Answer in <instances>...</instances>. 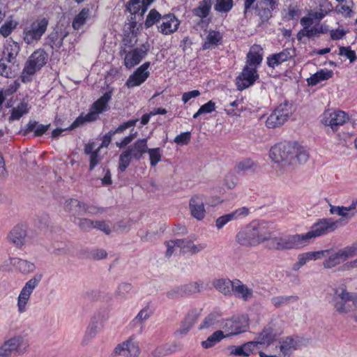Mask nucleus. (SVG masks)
Here are the masks:
<instances>
[{"label":"nucleus","instance_id":"nucleus-1","mask_svg":"<svg viewBox=\"0 0 357 357\" xmlns=\"http://www.w3.org/2000/svg\"><path fill=\"white\" fill-rule=\"evenodd\" d=\"M269 156L274 162L287 167L296 163H305L309 159V153L297 142H284L271 147Z\"/></svg>","mask_w":357,"mask_h":357},{"label":"nucleus","instance_id":"nucleus-2","mask_svg":"<svg viewBox=\"0 0 357 357\" xmlns=\"http://www.w3.org/2000/svg\"><path fill=\"white\" fill-rule=\"evenodd\" d=\"M271 229L268 222L265 221H252L241 228L236 234V242L245 247L256 246L269 239Z\"/></svg>","mask_w":357,"mask_h":357},{"label":"nucleus","instance_id":"nucleus-3","mask_svg":"<svg viewBox=\"0 0 357 357\" xmlns=\"http://www.w3.org/2000/svg\"><path fill=\"white\" fill-rule=\"evenodd\" d=\"M112 96V91H106L101 97L93 103L88 114H81L69 126V128L75 129L83 126L86 123L96 121L98 119L100 114L108 109V102L110 101Z\"/></svg>","mask_w":357,"mask_h":357},{"label":"nucleus","instance_id":"nucleus-4","mask_svg":"<svg viewBox=\"0 0 357 357\" xmlns=\"http://www.w3.org/2000/svg\"><path fill=\"white\" fill-rule=\"evenodd\" d=\"M49 25V20L46 17H40L32 22L23 30V39L27 45H33L38 43L45 33Z\"/></svg>","mask_w":357,"mask_h":357},{"label":"nucleus","instance_id":"nucleus-5","mask_svg":"<svg viewBox=\"0 0 357 357\" xmlns=\"http://www.w3.org/2000/svg\"><path fill=\"white\" fill-rule=\"evenodd\" d=\"M300 339L297 336H287L281 338L278 344L273 349V351L279 350V354H267L262 351H259L260 357H290L292 353L299 347Z\"/></svg>","mask_w":357,"mask_h":357},{"label":"nucleus","instance_id":"nucleus-6","mask_svg":"<svg viewBox=\"0 0 357 357\" xmlns=\"http://www.w3.org/2000/svg\"><path fill=\"white\" fill-rule=\"evenodd\" d=\"M340 222V220H335L331 218L318 219L317 221L312 225L310 230L304 234L307 243L312 238L333 232L337 229Z\"/></svg>","mask_w":357,"mask_h":357},{"label":"nucleus","instance_id":"nucleus-7","mask_svg":"<svg viewBox=\"0 0 357 357\" xmlns=\"http://www.w3.org/2000/svg\"><path fill=\"white\" fill-rule=\"evenodd\" d=\"M43 278L42 273H37L31 277L22 288L17 297V310L23 313L26 310V305L33 291L38 287Z\"/></svg>","mask_w":357,"mask_h":357},{"label":"nucleus","instance_id":"nucleus-8","mask_svg":"<svg viewBox=\"0 0 357 357\" xmlns=\"http://www.w3.org/2000/svg\"><path fill=\"white\" fill-rule=\"evenodd\" d=\"M48 54L43 49L34 51L26 61L22 72V82H26V75H33L36 71L41 69L47 61Z\"/></svg>","mask_w":357,"mask_h":357},{"label":"nucleus","instance_id":"nucleus-9","mask_svg":"<svg viewBox=\"0 0 357 357\" xmlns=\"http://www.w3.org/2000/svg\"><path fill=\"white\" fill-rule=\"evenodd\" d=\"M292 105L287 100L280 104L266 120L268 128H275L284 123L292 112Z\"/></svg>","mask_w":357,"mask_h":357},{"label":"nucleus","instance_id":"nucleus-10","mask_svg":"<svg viewBox=\"0 0 357 357\" xmlns=\"http://www.w3.org/2000/svg\"><path fill=\"white\" fill-rule=\"evenodd\" d=\"M273 242V247L277 250L298 249L307 244L304 234L275 238Z\"/></svg>","mask_w":357,"mask_h":357},{"label":"nucleus","instance_id":"nucleus-11","mask_svg":"<svg viewBox=\"0 0 357 357\" xmlns=\"http://www.w3.org/2000/svg\"><path fill=\"white\" fill-rule=\"evenodd\" d=\"M149 50V45L143 44L141 47L121 50V54H124V66L130 69L138 65L147 55Z\"/></svg>","mask_w":357,"mask_h":357},{"label":"nucleus","instance_id":"nucleus-12","mask_svg":"<svg viewBox=\"0 0 357 357\" xmlns=\"http://www.w3.org/2000/svg\"><path fill=\"white\" fill-rule=\"evenodd\" d=\"M279 334L271 324H268L259 332L255 339L252 340L257 350L268 348L277 340Z\"/></svg>","mask_w":357,"mask_h":357},{"label":"nucleus","instance_id":"nucleus-13","mask_svg":"<svg viewBox=\"0 0 357 357\" xmlns=\"http://www.w3.org/2000/svg\"><path fill=\"white\" fill-rule=\"evenodd\" d=\"M140 349L133 337H130L126 341L117 344L114 349L112 356L123 357H138Z\"/></svg>","mask_w":357,"mask_h":357},{"label":"nucleus","instance_id":"nucleus-14","mask_svg":"<svg viewBox=\"0 0 357 357\" xmlns=\"http://www.w3.org/2000/svg\"><path fill=\"white\" fill-rule=\"evenodd\" d=\"M349 115L346 112L337 110H326L324 112L321 122L326 126L331 128L333 132L336 131L339 126L344 125L349 121Z\"/></svg>","mask_w":357,"mask_h":357},{"label":"nucleus","instance_id":"nucleus-15","mask_svg":"<svg viewBox=\"0 0 357 357\" xmlns=\"http://www.w3.org/2000/svg\"><path fill=\"white\" fill-rule=\"evenodd\" d=\"M258 79L259 75L256 68L245 65L242 72L236 78V85L238 90L243 91L253 85Z\"/></svg>","mask_w":357,"mask_h":357},{"label":"nucleus","instance_id":"nucleus-16","mask_svg":"<svg viewBox=\"0 0 357 357\" xmlns=\"http://www.w3.org/2000/svg\"><path fill=\"white\" fill-rule=\"evenodd\" d=\"M248 327V318L245 315L235 316L227 319L223 326L229 335H238L245 332Z\"/></svg>","mask_w":357,"mask_h":357},{"label":"nucleus","instance_id":"nucleus-17","mask_svg":"<svg viewBox=\"0 0 357 357\" xmlns=\"http://www.w3.org/2000/svg\"><path fill=\"white\" fill-rule=\"evenodd\" d=\"M151 63L146 61L138 67L134 73L128 78L126 86L128 88H133L143 84L150 75L149 68Z\"/></svg>","mask_w":357,"mask_h":357},{"label":"nucleus","instance_id":"nucleus-18","mask_svg":"<svg viewBox=\"0 0 357 357\" xmlns=\"http://www.w3.org/2000/svg\"><path fill=\"white\" fill-rule=\"evenodd\" d=\"M278 6V0H260L255 5V13L261 22H267L273 17V11Z\"/></svg>","mask_w":357,"mask_h":357},{"label":"nucleus","instance_id":"nucleus-19","mask_svg":"<svg viewBox=\"0 0 357 357\" xmlns=\"http://www.w3.org/2000/svg\"><path fill=\"white\" fill-rule=\"evenodd\" d=\"M295 55V48H286L280 52L270 54L266 59V63L268 67L274 69L282 63L290 60L294 57Z\"/></svg>","mask_w":357,"mask_h":357},{"label":"nucleus","instance_id":"nucleus-20","mask_svg":"<svg viewBox=\"0 0 357 357\" xmlns=\"http://www.w3.org/2000/svg\"><path fill=\"white\" fill-rule=\"evenodd\" d=\"M180 21L174 14H167L162 16L160 23L157 26L158 31L163 35H170L177 31Z\"/></svg>","mask_w":357,"mask_h":357},{"label":"nucleus","instance_id":"nucleus-21","mask_svg":"<svg viewBox=\"0 0 357 357\" xmlns=\"http://www.w3.org/2000/svg\"><path fill=\"white\" fill-rule=\"evenodd\" d=\"M191 215L197 220H202L206 215L204 197L202 195H195L189 201Z\"/></svg>","mask_w":357,"mask_h":357},{"label":"nucleus","instance_id":"nucleus-22","mask_svg":"<svg viewBox=\"0 0 357 357\" xmlns=\"http://www.w3.org/2000/svg\"><path fill=\"white\" fill-rule=\"evenodd\" d=\"M7 348L15 355H22L26 352L29 343L20 335L14 336L4 341Z\"/></svg>","mask_w":357,"mask_h":357},{"label":"nucleus","instance_id":"nucleus-23","mask_svg":"<svg viewBox=\"0 0 357 357\" xmlns=\"http://www.w3.org/2000/svg\"><path fill=\"white\" fill-rule=\"evenodd\" d=\"M248 213L249 210L248 208H239L231 213L218 218L215 220V227L218 229H220L230 221L237 220L240 218L245 217L248 215Z\"/></svg>","mask_w":357,"mask_h":357},{"label":"nucleus","instance_id":"nucleus-24","mask_svg":"<svg viewBox=\"0 0 357 357\" xmlns=\"http://www.w3.org/2000/svg\"><path fill=\"white\" fill-rule=\"evenodd\" d=\"M227 350L231 356L243 357H248L257 351L252 341L247 342L240 346L231 345L227 347Z\"/></svg>","mask_w":357,"mask_h":357},{"label":"nucleus","instance_id":"nucleus-25","mask_svg":"<svg viewBox=\"0 0 357 357\" xmlns=\"http://www.w3.org/2000/svg\"><path fill=\"white\" fill-rule=\"evenodd\" d=\"M232 295L243 301H248L253 298V290L244 284L240 280L234 279Z\"/></svg>","mask_w":357,"mask_h":357},{"label":"nucleus","instance_id":"nucleus-26","mask_svg":"<svg viewBox=\"0 0 357 357\" xmlns=\"http://www.w3.org/2000/svg\"><path fill=\"white\" fill-rule=\"evenodd\" d=\"M26 235V226L24 225H17L10 231L8 238L10 242L16 246L20 247L24 244Z\"/></svg>","mask_w":357,"mask_h":357},{"label":"nucleus","instance_id":"nucleus-27","mask_svg":"<svg viewBox=\"0 0 357 357\" xmlns=\"http://www.w3.org/2000/svg\"><path fill=\"white\" fill-rule=\"evenodd\" d=\"M328 250L308 252L298 256V261L294 265V270H298L310 260H317L327 257Z\"/></svg>","mask_w":357,"mask_h":357},{"label":"nucleus","instance_id":"nucleus-28","mask_svg":"<svg viewBox=\"0 0 357 357\" xmlns=\"http://www.w3.org/2000/svg\"><path fill=\"white\" fill-rule=\"evenodd\" d=\"M137 121H138L137 119H131V120H129V121L121 124L116 129L109 130L107 133H106L103 136L102 140V144L100 147V148L101 147H107L109 145V144L111 143L112 136H114L116 133H122L126 129L135 126Z\"/></svg>","mask_w":357,"mask_h":357},{"label":"nucleus","instance_id":"nucleus-29","mask_svg":"<svg viewBox=\"0 0 357 357\" xmlns=\"http://www.w3.org/2000/svg\"><path fill=\"white\" fill-rule=\"evenodd\" d=\"M10 264L23 275H29L33 273L36 266L33 262L23 259L18 257H13L10 259Z\"/></svg>","mask_w":357,"mask_h":357},{"label":"nucleus","instance_id":"nucleus-30","mask_svg":"<svg viewBox=\"0 0 357 357\" xmlns=\"http://www.w3.org/2000/svg\"><path fill=\"white\" fill-rule=\"evenodd\" d=\"M262 51L259 45H253L247 54L246 65L257 69L263 60Z\"/></svg>","mask_w":357,"mask_h":357},{"label":"nucleus","instance_id":"nucleus-31","mask_svg":"<svg viewBox=\"0 0 357 357\" xmlns=\"http://www.w3.org/2000/svg\"><path fill=\"white\" fill-rule=\"evenodd\" d=\"M148 149L147 139H140L137 140L132 146H130L126 150L129 154L135 160H140L143 154L146 153Z\"/></svg>","mask_w":357,"mask_h":357},{"label":"nucleus","instance_id":"nucleus-32","mask_svg":"<svg viewBox=\"0 0 357 357\" xmlns=\"http://www.w3.org/2000/svg\"><path fill=\"white\" fill-rule=\"evenodd\" d=\"M180 349V345L176 342L165 343L158 346L151 351V355L154 357H163L173 354Z\"/></svg>","mask_w":357,"mask_h":357},{"label":"nucleus","instance_id":"nucleus-33","mask_svg":"<svg viewBox=\"0 0 357 357\" xmlns=\"http://www.w3.org/2000/svg\"><path fill=\"white\" fill-rule=\"evenodd\" d=\"M84 204L76 199L69 198L66 200L63 208L75 218H77V216L83 215Z\"/></svg>","mask_w":357,"mask_h":357},{"label":"nucleus","instance_id":"nucleus-34","mask_svg":"<svg viewBox=\"0 0 357 357\" xmlns=\"http://www.w3.org/2000/svg\"><path fill=\"white\" fill-rule=\"evenodd\" d=\"M258 165L250 158H245L239 161L235 166V170L238 174L245 175L250 172H255Z\"/></svg>","mask_w":357,"mask_h":357},{"label":"nucleus","instance_id":"nucleus-35","mask_svg":"<svg viewBox=\"0 0 357 357\" xmlns=\"http://www.w3.org/2000/svg\"><path fill=\"white\" fill-rule=\"evenodd\" d=\"M102 327V321L96 316H94L89 327L86 329L84 342V343H88L92 338H93L96 334L100 331Z\"/></svg>","mask_w":357,"mask_h":357},{"label":"nucleus","instance_id":"nucleus-36","mask_svg":"<svg viewBox=\"0 0 357 357\" xmlns=\"http://www.w3.org/2000/svg\"><path fill=\"white\" fill-rule=\"evenodd\" d=\"M213 286L220 293L225 296H231L234 287V280L228 278L215 279L213 281Z\"/></svg>","mask_w":357,"mask_h":357},{"label":"nucleus","instance_id":"nucleus-37","mask_svg":"<svg viewBox=\"0 0 357 357\" xmlns=\"http://www.w3.org/2000/svg\"><path fill=\"white\" fill-rule=\"evenodd\" d=\"M204 282L201 280L181 285L177 287V292L181 296L200 292Z\"/></svg>","mask_w":357,"mask_h":357},{"label":"nucleus","instance_id":"nucleus-38","mask_svg":"<svg viewBox=\"0 0 357 357\" xmlns=\"http://www.w3.org/2000/svg\"><path fill=\"white\" fill-rule=\"evenodd\" d=\"M333 75V72L331 70L328 69H321L312 75L310 78L307 79L309 85L315 86L317 84L328 80L331 78Z\"/></svg>","mask_w":357,"mask_h":357},{"label":"nucleus","instance_id":"nucleus-39","mask_svg":"<svg viewBox=\"0 0 357 357\" xmlns=\"http://www.w3.org/2000/svg\"><path fill=\"white\" fill-rule=\"evenodd\" d=\"M222 39V35L219 31L211 30L206 37L202 49L204 50L213 49L220 44Z\"/></svg>","mask_w":357,"mask_h":357},{"label":"nucleus","instance_id":"nucleus-40","mask_svg":"<svg viewBox=\"0 0 357 357\" xmlns=\"http://www.w3.org/2000/svg\"><path fill=\"white\" fill-rule=\"evenodd\" d=\"M181 240L183 242L182 244H181V250L184 253H190L192 255H195L204 250L207 247L206 243H200L195 245L191 240Z\"/></svg>","mask_w":357,"mask_h":357},{"label":"nucleus","instance_id":"nucleus-41","mask_svg":"<svg viewBox=\"0 0 357 357\" xmlns=\"http://www.w3.org/2000/svg\"><path fill=\"white\" fill-rule=\"evenodd\" d=\"M212 3V0L200 1L198 6L192 10L193 15L201 19L207 17L211 12Z\"/></svg>","mask_w":357,"mask_h":357},{"label":"nucleus","instance_id":"nucleus-42","mask_svg":"<svg viewBox=\"0 0 357 357\" xmlns=\"http://www.w3.org/2000/svg\"><path fill=\"white\" fill-rule=\"evenodd\" d=\"M20 50V47L17 43L13 41L11 43H8L3 52L4 57L3 58L6 59L7 62L13 64L15 62L16 57Z\"/></svg>","mask_w":357,"mask_h":357},{"label":"nucleus","instance_id":"nucleus-43","mask_svg":"<svg viewBox=\"0 0 357 357\" xmlns=\"http://www.w3.org/2000/svg\"><path fill=\"white\" fill-rule=\"evenodd\" d=\"M66 36V34H63L62 32H52L47 38V43L52 49L57 50L63 45V41Z\"/></svg>","mask_w":357,"mask_h":357},{"label":"nucleus","instance_id":"nucleus-44","mask_svg":"<svg viewBox=\"0 0 357 357\" xmlns=\"http://www.w3.org/2000/svg\"><path fill=\"white\" fill-rule=\"evenodd\" d=\"M152 314L153 312L150 307L149 306H146L139 312L137 316L132 321V324L134 326H139L142 330L145 321L151 317Z\"/></svg>","mask_w":357,"mask_h":357},{"label":"nucleus","instance_id":"nucleus-45","mask_svg":"<svg viewBox=\"0 0 357 357\" xmlns=\"http://www.w3.org/2000/svg\"><path fill=\"white\" fill-rule=\"evenodd\" d=\"M144 0H129L126 5V10L131 15H139L142 17L146 12L142 13L143 8L145 6Z\"/></svg>","mask_w":357,"mask_h":357},{"label":"nucleus","instance_id":"nucleus-46","mask_svg":"<svg viewBox=\"0 0 357 357\" xmlns=\"http://www.w3.org/2000/svg\"><path fill=\"white\" fill-rule=\"evenodd\" d=\"M90 17V10L87 8H84L75 17L72 26L75 30L80 29L86 20Z\"/></svg>","mask_w":357,"mask_h":357},{"label":"nucleus","instance_id":"nucleus-47","mask_svg":"<svg viewBox=\"0 0 357 357\" xmlns=\"http://www.w3.org/2000/svg\"><path fill=\"white\" fill-rule=\"evenodd\" d=\"M29 111L28 103L24 100H22L17 107L12 109L9 120H20L23 115L29 113Z\"/></svg>","mask_w":357,"mask_h":357},{"label":"nucleus","instance_id":"nucleus-48","mask_svg":"<svg viewBox=\"0 0 357 357\" xmlns=\"http://www.w3.org/2000/svg\"><path fill=\"white\" fill-rule=\"evenodd\" d=\"M225 335L222 331H216L212 333L208 338L201 342V345L204 349H209L220 342L224 337Z\"/></svg>","mask_w":357,"mask_h":357},{"label":"nucleus","instance_id":"nucleus-49","mask_svg":"<svg viewBox=\"0 0 357 357\" xmlns=\"http://www.w3.org/2000/svg\"><path fill=\"white\" fill-rule=\"evenodd\" d=\"M196 318L192 314H188L181 323L176 333L181 335H186L195 323Z\"/></svg>","mask_w":357,"mask_h":357},{"label":"nucleus","instance_id":"nucleus-50","mask_svg":"<svg viewBox=\"0 0 357 357\" xmlns=\"http://www.w3.org/2000/svg\"><path fill=\"white\" fill-rule=\"evenodd\" d=\"M323 6H324V9H321V11L309 12V14L314 23H319L328 13L331 11V4L327 0H324Z\"/></svg>","mask_w":357,"mask_h":357},{"label":"nucleus","instance_id":"nucleus-51","mask_svg":"<svg viewBox=\"0 0 357 357\" xmlns=\"http://www.w3.org/2000/svg\"><path fill=\"white\" fill-rule=\"evenodd\" d=\"M133 293L132 284L127 282L120 284L116 291V295L121 298H128Z\"/></svg>","mask_w":357,"mask_h":357},{"label":"nucleus","instance_id":"nucleus-52","mask_svg":"<svg viewBox=\"0 0 357 357\" xmlns=\"http://www.w3.org/2000/svg\"><path fill=\"white\" fill-rule=\"evenodd\" d=\"M329 31L328 26L325 24L317 23L314 26L307 29L308 38H319L321 34L326 33Z\"/></svg>","mask_w":357,"mask_h":357},{"label":"nucleus","instance_id":"nucleus-53","mask_svg":"<svg viewBox=\"0 0 357 357\" xmlns=\"http://www.w3.org/2000/svg\"><path fill=\"white\" fill-rule=\"evenodd\" d=\"M343 261L344 260L338 251L328 256V257L324 261L323 266L324 268L328 269L335 267Z\"/></svg>","mask_w":357,"mask_h":357},{"label":"nucleus","instance_id":"nucleus-54","mask_svg":"<svg viewBox=\"0 0 357 357\" xmlns=\"http://www.w3.org/2000/svg\"><path fill=\"white\" fill-rule=\"evenodd\" d=\"M162 16L155 9H151L146 16L144 22V26L148 29L154 24L160 23Z\"/></svg>","mask_w":357,"mask_h":357},{"label":"nucleus","instance_id":"nucleus-55","mask_svg":"<svg viewBox=\"0 0 357 357\" xmlns=\"http://www.w3.org/2000/svg\"><path fill=\"white\" fill-rule=\"evenodd\" d=\"M146 153L149 155L150 165L151 167H155L161 160L162 156V150L160 148H148Z\"/></svg>","mask_w":357,"mask_h":357},{"label":"nucleus","instance_id":"nucleus-56","mask_svg":"<svg viewBox=\"0 0 357 357\" xmlns=\"http://www.w3.org/2000/svg\"><path fill=\"white\" fill-rule=\"evenodd\" d=\"M234 6L233 0H215L214 9L218 13H228Z\"/></svg>","mask_w":357,"mask_h":357},{"label":"nucleus","instance_id":"nucleus-57","mask_svg":"<svg viewBox=\"0 0 357 357\" xmlns=\"http://www.w3.org/2000/svg\"><path fill=\"white\" fill-rule=\"evenodd\" d=\"M133 158L130 154H129L128 151L126 150L123 151L120 156L119 160V169L120 172H123L128 168L131 162V160Z\"/></svg>","mask_w":357,"mask_h":357},{"label":"nucleus","instance_id":"nucleus-58","mask_svg":"<svg viewBox=\"0 0 357 357\" xmlns=\"http://www.w3.org/2000/svg\"><path fill=\"white\" fill-rule=\"evenodd\" d=\"M73 222L83 231H89L93 229V220L87 218H75Z\"/></svg>","mask_w":357,"mask_h":357},{"label":"nucleus","instance_id":"nucleus-59","mask_svg":"<svg viewBox=\"0 0 357 357\" xmlns=\"http://www.w3.org/2000/svg\"><path fill=\"white\" fill-rule=\"evenodd\" d=\"M344 261L348 258L352 257L357 255V242L350 246H347L342 250H339Z\"/></svg>","mask_w":357,"mask_h":357},{"label":"nucleus","instance_id":"nucleus-60","mask_svg":"<svg viewBox=\"0 0 357 357\" xmlns=\"http://www.w3.org/2000/svg\"><path fill=\"white\" fill-rule=\"evenodd\" d=\"M339 55L347 57L350 63H354L357 59L355 51L352 50L350 46L340 47L339 48Z\"/></svg>","mask_w":357,"mask_h":357},{"label":"nucleus","instance_id":"nucleus-61","mask_svg":"<svg viewBox=\"0 0 357 357\" xmlns=\"http://www.w3.org/2000/svg\"><path fill=\"white\" fill-rule=\"evenodd\" d=\"M333 298L346 301L354 300L352 296L343 288L335 289Z\"/></svg>","mask_w":357,"mask_h":357},{"label":"nucleus","instance_id":"nucleus-62","mask_svg":"<svg viewBox=\"0 0 357 357\" xmlns=\"http://www.w3.org/2000/svg\"><path fill=\"white\" fill-rule=\"evenodd\" d=\"M191 139L190 132H184L178 135L174 139V142L178 145L183 146L189 144Z\"/></svg>","mask_w":357,"mask_h":357},{"label":"nucleus","instance_id":"nucleus-63","mask_svg":"<svg viewBox=\"0 0 357 357\" xmlns=\"http://www.w3.org/2000/svg\"><path fill=\"white\" fill-rule=\"evenodd\" d=\"M297 300V296H275L271 298V303L275 307H279L283 304L287 303L290 300Z\"/></svg>","mask_w":357,"mask_h":357},{"label":"nucleus","instance_id":"nucleus-64","mask_svg":"<svg viewBox=\"0 0 357 357\" xmlns=\"http://www.w3.org/2000/svg\"><path fill=\"white\" fill-rule=\"evenodd\" d=\"M107 253L104 249H93L89 252L88 257L94 260H100L106 258Z\"/></svg>","mask_w":357,"mask_h":357}]
</instances>
